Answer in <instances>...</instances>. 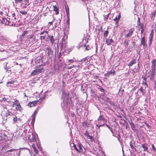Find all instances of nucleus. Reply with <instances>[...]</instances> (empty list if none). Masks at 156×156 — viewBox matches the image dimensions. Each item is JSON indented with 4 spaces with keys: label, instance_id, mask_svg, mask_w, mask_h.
I'll use <instances>...</instances> for the list:
<instances>
[{
    "label": "nucleus",
    "instance_id": "f257e3e1",
    "mask_svg": "<svg viewBox=\"0 0 156 156\" xmlns=\"http://www.w3.org/2000/svg\"><path fill=\"white\" fill-rule=\"evenodd\" d=\"M44 68L42 67L41 65H40L32 72L30 75L31 76L36 75L44 72Z\"/></svg>",
    "mask_w": 156,
    "mask_h": 156
},
{
    "label": "nucleus",
    "instance_id": "f03ea898",
    "mask_svg": "<svg viewBox=\"0 0 156 156\" xmlns=\"http://www.w3.org/2000/svg\"><path fill=\"white\" fill-rule=\"evenodd\" d=\"M1 23L5 25H9L10 26L13 25V24L11 23L10 21V18L7 17L6 18L2 17Z\"/></svg>",
    "mask_w": 156,
    "mask_h": 156
},
{
    "label": "nucleus",
    "instance_id": "7ed1b4c3",
    "mask_svg": "<svg viewBox=\"0 0 156 156\" xmlns=\"http://www.w3.org/2000/svg\"><path fill=\"white\" fill-rule=\"evenodd\" d=\"M74 148L77 152L80 153H83V149L84 148L83 147L81 144H79L77 146L76 145L73 146Z\"/></svg>",
    "mask_w": 156,
    "mask_h": 156
},
{
    "label": "nucleus",
    "instance_id": "20e7f679",
    "mask_svg": "<svg viewBox=\"0 0 156 156\" xmlns=\"http://www.w3.org/2000/svg\"><path fill=\"white\" fill-rule=\"evenodd\" d=\"M66 33H65V31H64V39H63V38L62 39V43L60 45V48L62 50L63 49H64V48H66V44L67 42L66 41L65 39H67V36H66Z\"/></svg>",
    "mask_w": 156,
    "mask_h": 156
},
{
    "label": "nucleus",
    "instance_id": "39448f33",
    "mask_svg": "<svg viewBox=\"0 0 156 156\" xmlns=\"http://www.w3.org/2000/svg\"><path fill=\"white\" fill-rule=\"evenodd\" d=\"M105 120L102 116H100L98 119V122L100 124H102L105 125Z\"/></svg>",
    "mask_w": 156,
    "mask_h": 156
},
{
    "label": "nucleus",
    "instance_id": "423d86ee",
    "mask_svg": "<svg viewBox=\"0 0 156 156\" xmlns=\"http://www.w3.org/2000/svg\"><path fill=\"white\" fill-rule=\"evenodd\" d=\"M155 71L152 70L148 77L151 80H154L155 76Z\"/></svg>",
    "mask_w": 156,
    "mask_h": 156
},
{
    "label": "nucleus",
    "instance_id": "0eeeda50",
    "mask_svg": "<svg viewBox=\"0 0 156 156\" xmlns=\"http://www.w3.org/2000/svg\"><path fill=\"white\" fill-rule=\"evenodd\" d=\"M44 49L46 51H47L48 55H49L52 53V51L50 48L47 45H46L44 46Z\"/></svg>",
    "mask_w": 156,
    "mask_h": 156
},
{
    "label": "nucleus",
    "instance_id": "6e6552de",
    "mask_svg": "<svg viewBox=\"0 0 156 156\" xmlns=\"http://www.w3.org/2000/svg\"><path fill=\"white\" fill-rule=\"evenodd\" d=\"M151 69L153 70H156V59L153 60L151 62Z\"/></svg>",
    "mask_w": 156,
    "mask_h": 156
},
{
    "label": "nucleus",
    "instance_id": "1a4fd4ad",
    "mask_svg": "<svg viewBox=\"0 0 156 156\" xmlns=\"http://www.w3.org/2000/svg\"><path fill=\"white\" fill-rule=\"evenodd\" d=\"M106 44L107 45H110L112 44L114 42V41L112 38H110L109 37L108 38L106 39Z\"/></svg>",
    "mask_w": 156,
    "mask_h": 156
},
{
    "label": "nucleus",
    "instance_id": "9d476101",
    "mask_svg": "<svg viewBox=\"0 0 156 156\" xmlns=\"http://www.w3.org/2000/svg\"><path fill=\"white\" fill-rule=\"evenodd\" d=\"M134 31V29L133 28H131V29H130L129 30L128 33L126 34V35H125V37H130L131 35H132Z\"/></svg>",
    "mask_w": 156,
    "mask_h": 156
},
{
    "label": "nucleus",
    "instance_id": "9b49d317",
    "mask_svg": "<svg viewBox=\"0 0 156 156\" xmlns=\"http://www.w3.org/2000/svg\"><path fill=\"white\" fill-rule=\"evenodd\" d=\"M28 138L31 142H34L36 140L35 136L33 134L29 135Z\"/></svg>",
    "mask_w": 156,
    "mask_h": 156
},
{
    "label": "nucleus",
    "instance_id": "f8f14e48",
    "mask_svg": "<svg viewBox=\"0 0 156 156\" xmlns=\"http://www.w3.org/2000/svg\"><path fill=\"white\" fill-rule=\"evenodd\" d=\"M38 102V101H33L31 102H30L28 105L30 107H32L34 106H35L37 104Z\"/></svg>",
    "mask_w": 156,
    "mask_h": 156
},
{
    "label": "nucleus",
    "instance_id": "ddd939ff",
    "mask_svg": "<svg viewBox=\"0 0 156 156\" xmlns=\"http://www.w3.org/2000/svg\"><path fill=\"white\" fill-rule=\"evenodd\" d=\"M156 15V10L154 11V12H153L152 13L150 14V16L152 20H154Z\"/></svg>",
    "mask_w": 156,
    "mask_h": 156
},
{
    "label": "nucleus",
    "instance_id": "4468645a",
    "mask_svg": "<svg viewBox=\"0 0 156 156\" xmlns=\"http://www.w3.org/2000/svg\"><path fill=\"white\" fill-rule=\"evenodd\" d=\"M136 59H133L128 64V65L129 66H132L134 64L136 63Z\"/></svg>",
    "mask_w": 156,
    "mask_h": 156
},
{
    "label": "nucleus",
    "instance_id": "2eb2a0df",
    "mask_svg": "<svg viewBox=\"0 0 156 156\" xmlns=\"http://www.w3.org/2000/svg\"><path fill=\"white\" fill-rule=\"evenodd\" d=\"M153 35L152 34H150L149 37V40L148 41V45L149 46H150L151 44L152 41L153 40Z\"/></svg>",
    "mask_w": 156,
    "mask_h": 156
},
{
    "label": "nucleus",
    "instance_id": "dca6fc26",
    "mask_svg": "<svg viewBox=\"0 0 156 156\" xmlns=\"http://www.w3.org/2000/svg\"><path fill=\"white\" fill-rule=\"evenodd\" d=\"M141 44H142L144 46L146 47L147 46L145 39L144 37H143L141 38Z\"/></svg>",
    "mask_w": 156,
    "mask_h": 156
},
{
    "label": "nucleus",
    "instance_id": "f3484780",
    "mask_svg": "<svg viewBox=\"0 0 156 156\" xmlns=\"http://www.w3.org/2000/svg\"><path fill=\"white\" fill-rule=\"evenodd\" d=\"M120 18V13L118 16H116L113 19L114 21H116L117 23H118Z\"/></svg>",
    "mask_w": 156,
    "mask_h": 156
},
{
    "label": "nucleus",
    "instance_id": "a211bd4d",
    "mask_svg": "<svg viewBox=\"0 0 156 156\" xmlns=\"http://www.w3.org/2000/svg\"><path fill=\"white\" fill-rule=\"evenodd\" d=\"M53 10L54 11L56 12V14H58L59 13V11L58 8L56 6H53Z\"/></svg>",
    "mask_w": 156,
    "mask_h": 156
},
{
    "label": "nucleus",
    "instance_id": "6ab92c4d",
    "mask_svg": "<svg viewBox=\"0 0 156 156\" xmlns=\"http://www.w3.org/2000/svg\"><path fill=\"white\" fill-rule=\"evenodd\" d=\"M29 41H31L32 43L34 42L35 40V38L33 37L32 35H30L29 37Z\"/></svg>",
    "mask_w": 156,
    "mask_h": 156
},
{
    "label": "nucleus",
    "instance_id": "aec40b11",
    "mask_svg": "<svg viewBox=\"0 0 156 156\" xmlns=\"http://www.w3.org/2000/svg\"><path fill=\"white\" fill-rule=\"evenodd\" d=\"M48 37L49 38L52 44H53L54 42V39L53 36H50L49 35H48Z\"/></svg>",
    "mask_w": 156,
    "mask_h": 156
},
{
    "label": "nucleus",
    "instance_id": "412c9836",
    "mask_svg": "<svg viewBox=\"0 0 156 156\" xmlns=\"http://www.w3.org/2000/svg\"><path fill=\"white\" fill-rule=\"evenodd\" d=\"M115 73V70L114 69L112 70L109 72H108L107 74L108 75H114Z\"/></svg>",
    "mask_w": 156,
    "mask_h": 156
},
{
    "label": "nucleus",
    "instance_id": "4be33fe9",
    "mask_svg": "<svg viewBox=\"0 0 156 156\" xmlns=\"http://www.w3.org/2000/svg\"><path fill=\"white\" fill-rule=\"evenodd\" d=\"M20 104V103H19L18 101H15L13 102V104L12 105V107H15V106H16V105H18V104Z\"/></svg>",
    "mask_w": 156,
    "mask_h": 156
},
{
    "label": "nucleus",
    "instance_id": "5701e85b",
    "mask_svg": "<svg viewBox=\"0 0 156 156\" xmlns=\"http://www.w3.org/2000/svg\"><path fill=\"white\" fill-rule=\"evenodd\" d=\"M16 108L17 110H19L21 111L22 110V108L20 105V104H18V105L16 106Z\"/></svg>",
    "mask_w": 156,
    "mask_h": 156
},
{
    "label": "nucleus",
    "instance_id": "b1692460",
    "mask_svg": "<svg viewBox=\"0 0 156 156\" xmlns=\"http://www.w3.org/2000/svg\"><path fill=\"white\" fill-rule=\"evenodd\" d=\"M108 33H109V32H108V31L106 30V31H105L104 32V36H103L105 38H106L107 37V36H108Z\"/></svg>",
    "mask_w": 156,
    "mask_h": 156
},
{
    "label": "nucleus",
    "instance_id": "393cba45",
    "mask_svg": "<svg viewBox=\"0 0 156 156\" xmlns=\"http://www.w3.org/2000/svg\"><path fill=\"white\" fill-rule=\"evenodd\" d=\"M13 115V114L11 112H8L6 114V116L8 117L9 116H12Z\"/></svg>",
    "mask_w": 156,
    "mask_h": 156
},
{
    "label": "nucleus",
    "instance_id": "a878e982",
    "mask_svg": "<svg viewBox=\"0 0 156 156\" xmlns=\"http://www.w3.org/2000/svg\"><path fill=\"white\" fill-rule=\"evenodd\" d=\"M142 146L144 151H147V146L146 145H145V144H142Z\"/></svg>",
    "mask_w": 156,
    "mask_h": 156
},
{
    "label": "nucleus",
    "instance_id": "bb28decb",
    "mask_svg": "<svg viewBox=\"0 0 156 156\" xmlns=\"http://www.w3.org/2000/svg\"><path fill=\"white\" fill-rule=\"evenodd\" d=\"M86 59V58H83L82 59L79 61V64L81 65L83 62H85Z\"/></svg>",
    "mask_w": 156,
    "mask_h": 156
},
{
    "label": "nucleus",
    "instance_id": "cd10ccee",
    "mask_svg": "<svg viewBox=\"0 0 156 156\" xmlns=\"http://www.w3.org/2000/svg\"><path fill=\"white\" fill-rule=\"evenodd\" d=\"M13 121L14 123H16L17 121V120L20 121V118H17V117L16 116L13 117Z\"/></svg>",
    "mask_w": 156,
    "mask_h": 156
},
{
    "label": "nucleus",
    "instance_id": "c85d7f7f",
    "mask_svg": "<svg viewBox=\"0 0 156 156\" xmlns=\"http://www.w3.org/2000/svg\"><path fill=\"white\" fill-rule=\"evenodd\" d=\"M14 83V81H10L8 82L7 84V86H11V84H12Z\"/></svg>",
    "mask_w": 156,
    "mask_h": 156
},
{
    "label": "nucleus",
    "instance_id": "c756f323",
    "mask_svg": "<svg viewBox=\"0 0 156 156\" xmlns=\"http://www.w3.org/2000/svg\"><path fill=\"white\" fill-rule=\"evenodd\" d=\"M144 79L145 80V82H144V81H143V85L145 87H147V84L146 83V78L144 77Z\"/></svg>",
    "mask_w": 156,
    "mask_h": 156
},
{
    "label": "nucleus",
    "instance_id": "7c9ffc66",
    "mask_svg": "<svg viewBox=\"0 0 156 156\" xmlns=\"http://www.w3.org/2000/svg\"><path fill=\"white\" fill-rule=\"evenodd\" d=\"M74 62V61L73 59H70L68 60V62H67L68 63V65H69L71 63H73Z\"/></svg>",
    "mask_w": 156,
    "mask_h": 156
},
{
    "label": "nucleus",
    "instance_id": "2f4dec72",
    "mask_svg": "<svg viewBox=\"0 0 156 156\" xmlns=\"http://www.w3.org/2000/svg\"><path fill=\"white\" fill-rule=\"evenodd\" d=\"M20 13H21L23 15H26L27 14V12L25 11L21 10L20 11Z\"/></svg>",
    "mask_w": 156,
    "mask_h": 156
},
{
    "label": "nucleus",
    "instance_id": "473e14b6",
    "mask_svg": "<svg viewBox=\"0 0 156 156\" xmlns=\"http://www.w3.org/2000/svg\"><path fill=\"white\" fill-rule=\"evenodd\" d=\"M103 100L106 102H108L109 101V98H108L105 97L103 98Z\"/></svg>",
    "mask_w": 156,
    "mask_h": 156
},
{
    "label": "nucleus",
    "instance_id": "72a5a7b5",
    "mask_svg": "<svg viewBox=\"0 0 156 156\" xmlns=\"http://www.w3.org/2000/svg\"><path fill=\"white\" fill-rule=\"evenodd\" d=\"M99 90L101 91L103 93L102 94H104L105 93V90L103 88H99Z\"/></svg>",
    "mask_w": 156,
    "mask_h": 156
},
{
    "label": "nucleus",
    "instance_id": "f704fd0d",
    "mask_svg": "<svg viewBox=\"0 0 156 156\" xmlns=\"http://www.w3.org/2000/svg\"><path fill=\"white\" fill-rule=\"evenodd\" d=\"M130 126L132 130H136V128L134 124L132 125H130Z\"/></svg>",
    "mask_w": 156,
    "mask_h": 156
},
{
    "label": "nucleus",
    "instance_id": "c9c22d12",
    "mask_svg": "<svg viewBox=\"0 0 156 156\" xmlns=\"http://www.w3.org/2000/svg\"><path fill=\"white\" fill-rule=\"evenodd\" d=\"M151 146H152V149L154 151H156V148H155V147H154V145L153 144H151Z\"/></svg>",
    "mask_w": 156,
    "mask_h": 156
},
{
    "label": "nucleus",
    "instance_id": "e433bc0d",
    "mask_svg": "<svg viewBox=\"0 0 156 156\" xmlns=\"http://www.w3.org/2000/svg\"><path fill=\"white\" fill-rule=\"evenodd\" d=\"M88 125H89L87 124V122H83V126H88Z\"/></svg>",
    "mask_w": 156,
    "mask_h": 156
},
{
    "label": "nucleus",
    "instance_id": "4c0bfd02",
    "mask_svg": "<svg viewBox=\"0 0 156 156\" xmlns=\"http://www.w3.org/2000/svg\"><path fill=\"white\" fill-rule=\"evenodd\" d=\"M130 148H131V149H132L133 150L134 149V150L135 151H136V149L135 148H134L133 147V145L131 144L130 143Z\"/></svg>",
    "mask_w": 156,
    "mask_h": 156
},
{
    "label": "nucleus",
    "instance_id": "58836bf2",
    "mask_svg": "<svg viewBox=\"0 0 156 156\" xmlns=\"http://www.w3.org/2000/svg\"><path fill=\"white\" fill-rule=\"evenodd\" d=\"M88 139H90V141L91 142H92V141H93V138H92V136H89V135L88 136Z\"/></svg>",
    "mask_w": 156,
    "mask_h": 156
},
{
    "label": "nucleus",
    "instance_id": "ea45409f",
    "mask_svg": "<svg viewBox=\"0 0 156 156\" xmlns=\"http://www.w3.org/2000/svg\"><path fill=\"white\" fill-rule=\"evenodd\" d=\"M45 36H41L40 37V39L41 40H44V39H45Z\"/></svg>",
    "mask_w": 156,
    "mask_h": 156
},
{
    "label": "nucleus",
    "instance_id": "a19ab883",
    "mask_svg": "<svg viewBox=\"0 0 156 156\" xmlns=\"http://www.w3.org/2000/svg\"><path fill=\"white\" fill-rule=\"evenodd\" d=\"M129 122L130 125L133 124L131 119L129 121Z\"/></svg>",
    "mask_w": 156,
    "mask_h": 156
},
{
    "label": "nucleus",
    "instance_id": "79ce46f5",
    "mask_svg": "<svg viewBox=\"0 0 156 156\" xmlns=\"http://www.w3.org/2000/svg\"><path fill=\"white\" fill-rule=\"evenodd\" d=\"M12 22L13 23L15 22V21L16 20V18L15 17L13 18L12 17Z\"/></svg>",
    "mask_w": 156,
    "mask_h": 156
},
{
    "label": "nucleus",
    "instance_id": "37998d69",
    "mask_svg": "<svg viewBox=\"0 0 156 156\" xmlns=\"http://www.w3.org/2000/svg\"><path fill=\"white\" fill-rule=\"evenodd\" d=\"M33 150L36 154H37L38 153V151L36 148H35V149H34Z\"/></svg>",
    "mask_w": 156,
    "mask_h": 156
},
{
    "label": "nucleus",
    "instance_id": "c03bdc74",
    "mask_svg": "<svg viewBox=\"0 0 156 156\" xmlns=\"http://www.w3.org/2000/svg\"><path fill=\"white\" fill-rule=\"evenodd\" d=\"M104 125H103V124H100V125H98V124H96V126L98 127L99 128L101 126H104Z\"/></svg>",
    "mask_w": 156,
    "mask_h": 156
},
{
    "label": "nucleus",
    "instance_id": "a18cd8bd",
    "mask_svg": "<svg viewBox=\"0 0 156 156\" xmlns=\"http://www.w3.org/2000/svg\"><path fill=\"white\" fill-rule=\"evenodd\" d=\"M76 67V66H75V65H73V66H70L69 67V68H68V69H70L73 68H75V67Z\"/></svg>",
    "mask_w": 156,
    "mask_h": 156
},
{
    "label": "nucleus",
    "instance_id": "49530a36",
    "mask_svg": "<svg viewBox=\"0 0 156 156\" xmlns=\"http://www.w3.org/2000/svg\"><path fill=\"white\" fill-rule=\"evenodd\" d=\"M139 90L142 93H143V87H140V88L139 89Z\"/></svg>",
    "mask_w": 156,
    "mask_h": 156
},
{
    "label": "nucleus",
    "instance_id": "de8ad7c7",
    "mask_svg": "<svg viewBox=\"0 0 156 156\" xmlns=\"http://www.w3.org/2000/svg\"><path fill=\"white\" fill-rule=\"evenodd\" d=\"M23 0H15V2L16 3H17L18 2H20Z\"/></svg>",
    "mask_w": 156,
    "mask_h": 156
},
{
    "label": "nucleus",
    "instance_id": "09e8293b",
    "mask_svg": "<svg viewBox=\"0 0 156 156\" xmlns=\"http://www.w3.org/2000/svg\"><path fill=\"white\" fill-rule=\"evenodd\" d=\"M84 135L86 136H88L89 135V134H88V133L87 132V131H86L85 133H84Z\"/></svg>",
    "mask_w": 156,
    "mask_h": 156
},
{
    "label": "nucleus",
    "instance_id": "8fccbe9b",
    "mask_svg": "<svg viewBox=\"0 0 156 156\" xmlns=\"http://www.w3.org/2000/svg\"><path fill=\"white\" fill-rule=\"evenodd\" d=\"M90 48V47L89 46V45L86 46V48L87 50H89Z\"/></svg>",
    "mask_w": 156,
    "mask_h": 156
},
{
    "label": "nucleus",
    "instance_id": "3c124183",
    "mask_svg": "<svg viewBox=\"0 0 156 156\" xmlns=\"http://www.w3.org/2000/svg\"><path fill=\"white\" fill-rule=\"evenodd\" d=\"M32 148L34 149H35V148H36L35 146V145L34 144H33L32 145Z\"/></svg>",
    "mask_w": 156,
    "mask_h": 156
},
{
    "label": "nucleus",
    "instance_id": "603ef678",
    "mask_svg": "<svg viewBox=\"0 0 156 156\" xmlns=\"http://www.w3.org/2000/svg\"><path fill=\"white\" fill-rule=\"evenodd\" d=\"M76 66V67H77L79 68H81L82 66H81V65H78L77 66Z\"/></svg>",
    "mask_w": 156,
    "mask_h": 156
},
{
    "label": "nucleus",
    "instance_id": "864d4df0",
    "mask_svg": "<svg viewBox=\"0 0 156 156\" xmlns=\"http://www.w3.org/2000/svg\"><path fill=\"white\" fill-rule=\"evenodd\" d=\"M154 34V32H153V30H152L151 31V33H150V34H152V35H153Z\"/></svg>",
    "mask_w": 156,
    "mask_h": 156
},
{
    "label": "nucleus",
    "instance_id": "5fc2aeb1",
    "mask_svg": "<svg viewBox=\"0 0 156 156\" xmlns=\"http://www.w3.org/2000/svg\"><path fill=\"white\" fill-rule=\"evenodd\" d=\"M44 33H45V30L43 31H42V32H41L40 33V35H42V34H44Z\"/></svg>",
    "mask_w": 156,
    "mask_h": 156
},
{
    "label": "nucleus",
    "instance_id": "6e6d98bb",
    "mask_svg": "<svg viewBox=\"0 0 156 156\" xmlns=\"http://www.w3.org/2000/svg\"><path fill=\"white\" fill-rule=\"evenodd\" d=\"M66 12H67V16H68H68H69V12H68V11H67V9H66Z\"/></svg>",
    "mask_w": 156,
    "mask_h": 156
},
{
    "label": "nucleus",
    "instance_id": "4d7b16f0",
    "mask_svg": "<svg viewBox=\"0 0 156 156\" xmlns=\"http://www.w3.org/2000/svg\"><path fill=\"white\" fill-rule=\"evenodd\" d=\"M45 96H45V95H44V97H41V99H44V98H45Z\"/></svg>",
    "mask_w": 156,
    "mask_h": 156
},
{
    "label": "nucleus",
    "instance_id": "13d9d810",
    "mask_svg": "<svg viewBox=\"0 0 156 156\" xmlns=\"http://www.w3.org/2000/svg\"><path fill=\"white\" fill-rule=\"evenodd\" d=\"M84 41H85V42H87V41H87V40H86V39H83V42H84Z\"/></svg>",
    "mask_w": 156,
    "mask_h": 156
},
{
    "label": "nucleus",
    "instance_id": "bf43d9fd",
    "mask_svg": "<svg viewBox=\"0 0 156 156\" xmlns=\"http://www.w3.org/2000/svg\"><path fill=\"white\" fill-rule=\"evenodd\" d=\"M108 128L111 131H112V128L111 127H109V126H108Z\"/></svg>",
    "mask_w": 156,
    "mask_h": 156
},
{
    "label": "nucleus",
    "instance_id": "052dcab7",
    "mask_svg": "<svg viewBox=\"0 0 156 156\" xmlns=\"http://www.w3.org/2000/svg\"><path fill=\"white\" fill-rule=\"evenodd\" d=\"M108 14L107 16L105 18V19L107 20L108 19Z\"/></svg>",
    "mask_w": 156,
    "mask_h": 156
},
{
    "label": "nucleus",
    "instance_id": "680f3d73",
    "mask_svg": "<svg viewBox=\"0 0 156 156\" xmlns=\"http://www.w3.org/2000/svg\"><path fill=\"white\" fill-rule=\"evenodd\" d=\"M98 76H94V79H97V78H98Z\"/></svg>",
    "mask_w": 156,
    "mask_h": 156
},
{
    "label": "nucleus",
    "instance_id": "e2e57ef3",
    "mask_svg": "<svg viewBox=\"0 0 156 156\" xmlns=\"http://www.w3.org/2000/svg\"><path fill=\"white\" fill-rule=\"evenodd\" d=\"M15 15V14H14V13L12 14V18H13V17H14Z\"/></svg>",
    "mask_w": 156,
    "mask_h": 156
},
{
    "label": "nucleus",
    "instance_id": "0e129e2a",
    "mask_svg": "<svg viewBox=\"0 0 156 156\" xmlns=\"http://www.w3.org/2000/svg\"><path fill=\"white\" fill-rule=\"evenodd\" d=\"M125 43H126V44L127 45H128V41H125Z\"/></svg>",
    "mask_w": 156,
    "mask_h": 156
},
{
    "label": "nucleus",
    "instance_id": "69168bd1",
    "mask_svg": "<svg viewBox=\"0 0 156 156\" xmlns=\"http://www.w3.org/2000/svg\"><path fill=\"white\" fill-rule=\"evenodd\" d=\"M143 33V29L141 30V33L142 34Z\"/></svg>",
    "mask_w": 156,
    "mask_h": 156
},
{
    "label": "nucleus",
    "instance_id": "338daca9",
    "mask_svg": "<svg viewBox=\"0 0 156 156\" xmlns=\"http://www.w3.org/2000/svg\"><path fill=\"white\" fill-rule=\"evenodd\" d=\"M48 31H47L46 30H45V33H46V34H48Z\"/></svg>",
    "mask_w": 156,
    "mask_h": 156
},
{
    "label": "nucleus",
    "instance_id": "774afa93",
    "mask_svg": "<svg viewBox=\"0 0 156 156\" xmlns=\"http://www.w3.org/2000/svg\"><path fill=\"white\" fill-rule=\"evenodd\" d=\"M23 94L24 95V96L26 97H27V96L26 95V94L25 93H24Z\"/></svg>",
    "mask_w": 156,
    "mask_h": 156
}]
</instances>
